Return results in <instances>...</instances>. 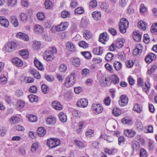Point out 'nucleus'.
Segmentation results:
<instances>
[{"mask_svg": "<svg viewBox=\"0 0 157 157\" xmlns=\"http://www.w3.org/2000/svg\"><path fill=\"white\" fill-rule=\"evenodd\" d=\"M75 72L73 71L71 73L70 75L68 76L65 79L64 86L67 87L71 86L75 83L76 81L75 78Z\"/></svg>", "mask_w": 157, "mask_h": 157, "instance_id": "obj_1", "label": "nucleus"}, {"mask_svg": "<svg viewBox=\"0 0 157 157\" xmlns=\"http://www.w3.org/2000/svg\"><path fill=\"white\" fill-rule=\"evenodd\" d=\"M129 23L125 18H122L119 25V28L120 32L123 33H125L128 27Z\"/></svg>", "mask_w": 157, "mask_h": 157, "instance_id": "obj_2", "label": "nucleus"}, {"mask_svg": "<svg viewBox=\"0 0 157 157\" xmlns=\"http://www.w3.org/2000/svg\"><path fill=\"white\" fill-rule=\"evenodd\" d=\"M91 109L93 113L96 115L101 113L103 110L102 105L99 103L93 104Z\"/></svg>", "mask_w": 157, "mask_h": 157, "instance_id": "obj_3", "label": "nucleus"}, {"mask_svg": "<svg viewBox=\"0 0 157 157\" xmlns=\"http://www.w3.org/2000/svg\"><path fill=\"white\" fill-rule=\"evenodd\" d=\"M60 144V140L58 139L50 138L47 141V145L50 149L56 147Z\"/></svg>", "mask_w": 157, "mask_h": 157, "instance_id": "obj_4", "label": "nucleus"}, {"mask_svg": "<svg viewBox=\"0 0 157 157\" xmlns=\"http://www.w3.org/2000/svg\"><path fill=\"white\" fill-rule=\"evenodd\" d=\"M17 46L16 43L13 41L8 42L5 45L3 49L7 52H11L15 50Z\"/></svg>", "mask_w": 157, "mask_h": 157, "instance_id": "obj_5", "label": "nucleus"}, {"mask_svg": "<svg viewBox=\"0 0 157 157\" xmlns=\"http://www.w3.org/2000/svg\"><path fill=\"white\" fill-rule=\"evenodd\" d=\"M43 56L44 59L47 61H52L54 59L53 54L50 50H46L44 53Z\"/></svg>", "mask_w": 157, "mask_h": 157, "instance_id": "obj_6", "label": "nucleus"}, {"mask_svg": "<svg viewBox=\"0 0 157 157\" xmlns=\"http://www.w3.org/2000/svg\"><path fill=\"white\" fill-rule=\"evenodd\" d=\"M128 99L125 95H121L118 101L119 105L121 106L126 105L128 102Z\"/></svg>", "mask_w": 157, "mask_h": 157, "instance_id": "obj_7", "label": "nucleus"}, {"mask_svg": "<svg viewBox=\"0 0 157 157\" xmlns=\"http://www.w3.org/2000/svg\"><path fill=\"white\" fill-rule=\"evenodd\" d=\"M68 25L69 23L67 22H61L59 25L56 27V30L58 32L64 31L67 28Z\"/></svg>", "mask_w": 157, "mask_h": 157, "instance_id": "obj_8", "label": "nucleus"}, {"mask_svg": "<svg viewBox=\"0 0 157 157\" xmlns=\"http://www.w3.org/2000/svg\"><path fill=\"white\" fill-rule=\"evenodd\" d=\"M88 104V100L86 98L81 99L78 100L76 103V105L77 106L82 108L86 107Z\"/></svg>", "mask_w": 157, "mask_h": 157, "instance_id": "obj_9", "label": "nucleus"}, {"mask_svg": "<svg viewBox=\"0 0 157 157\" xmlns=\"http://www.w3.org/2000/svg\"><path fill=\"white\" fill-rule=\"evenodd\" d=\"M12 63L17 67H21L23 65V62L20 59L17 57L13 58L11 59Z\"/></svg>", "mask_w": 157, "mask_h": 157, "instance_id": "obj_10", "label": "nucleus"}, {"mask_svg": "<svg viewBox=\"0 0 157 157\" xmlns=\"http://www.w3.org/2000/svg\"><path fill=\"white\" fill-rule=\"evenodd\" d=\"M156 55L153 53L148 54L145 59L146 62L147 63H149L152 61L156 59Z\"/></svg>", "mask_w": 157, "mask_h": 157, "instance_id": "obj_11", "label": "nucleus"}, {"mask_svg": "<svg viewBox=\"0 0 157 157\" xmlns=\"http://www.w3.org/2000/svg\"><path fill=\"white\" fill-rule=\"evenodd\" d=\"M143 49V46L140 44H137L135 48L133 50V54L134 55H139L142 52Z\"/></svg>", "mask_w": 157, "mask_h": 157, "instance_id": "obj_12", "label": "nucleus"}, {"mask_svg": "<svg viewBox=\"0 0 157 157\" xmlns=\"http://www.w3.org/2000/svg\"><path fill=\"white\" fill-rule=\"evenodd\" d=\"M44 29L43 27L39 25H36L33 28V30L35 33L37 34H41L44 31Z\"/></svg>", "mask_w": 157, "mask_h": 157, "instance_id": "obj_13", "label": "nucleus"}, {"mask_svg": "<svg viewBox=\"0 0 157 157\" xmlns=\"http://www.w3.org/2000/svg\"><path fill=\"white\" fill-rule=\"evenodd\" d=\"M136 132L132 129H126L124 131V135L127 137H132L136 134Z\"/></svg>", "mask_w": 157, "mask_h": 157, "instance_id": "obj_14", "label": "nucleus"}, {"mask_svg": "<svg viewBox=\"0 0 157 157\" xmlns=\"http://www.w3.org/2000/svg\"><path fill=\"white\" fill-rule=\"evenodd\" d=\"M66 48L70 51L75 52L76 51V46L71 42H68L66 43Z\"/></svg>", "mask_w": 157, "mask_h": 157, "instance_id": "obj_15", "label": "nucleus"}, {"mask_svg": "<svg viewBox=\"0 0 157 157\" xmlns=\"http://www.w3.org/2000/svg\"><path fill=\"white\" fill-rule=\"evenodd\" d=\"M0 24L2 26L7 28L9 25V22L4 16H0Z\"/></svg>", "mask_w": 157, "mask_h": 157, "instance_id": "obj_16", "label": "nucleus"}, {"mask_svg": "<svg viewBox=\"0 0 157 157\" xmlns=\"http://www.w3.org/2000/svg\"><path fill=\"white\" fill-rule=\"evenodd\" d=\"M52 107L56 110H60L63 109V106L57 101H54L52 103Z\"/></svg>", "mask_w": 157, "mask_h": 157, "instance_id": "obj_17", "label": "nucleus"}, {"mask_svg": "<svg viewBox=\"0 0 157 157\" xmlns=\"http://www.w3.org/2000/svg\"><path fill=\"white\" fill-rule=\"evenodd\" d=\"M125 41V40L124 38L117 39L115 42L116 47L118 48H121L123 46Z\"/></svg>", "mask_w": 157, "mask_h": 157, "instance_id": "obj_18", "label": "nucleus"}, {"mask_svg": "<svg viewBox=\"0 0 157 157\" xmlns=\"http://www.w3.org/2000/svg\"><path fill=\"white\" fill-rule=\"evenodd\" d=\"M16 36L19 38L23 39L25 41H27L29 40L28 36L25 33H18L16 35Z\"/></svg>", "mask_w": 157, "mask_h": 157, "instance_id": "obj_19", "label": "nucleus"}, {"mask_svg": "<svg viewBox=\"0 0 157 157\" xmlns=\"http://www.w3.org/2000/svg\"><path fill=\"white\" fill-rule=\"evenodd\" d=\"M109 39L108 34L106 33H103L101 34L100 36L99 40L100 42L102 43H104L105 41Z\"/></svg>", "mask_w": 157, "mask_h": 157, "instance_id": "obj_20", "label": "nucleus"}, {"mask_svg": "<svg viewBox=\"0 0 157 157\" xmlns=\"http://www.w3.org/2000/svg\"><path fill=\"white\" fill-rule=\"evenodd\" d=\"M21 121V118L18 116H13L10 119V122L11 124L18 123Z\"/></svg>", "mask_w": 157, "mask_h": 157, "instance_id": "obj_21", "label": "nucleus"}, {"mask_svg": "<svg viewBox=\"0 0 157 157\" xmlns=\"http://www.w3.org/2000/svg\"><path fill=\"white\" fill-rule=\"evenodd\" d=\"M46 131L45 129L43 127H39L37 131V133L38 136L42 137L44 136L46 133Z\"/></svg>", "mask_w": 157, "mask_h": 157, "instance_id": "obj_22", "label": "nucleus"}, {"mask_svg": "<svg viewBox=\"0 0 157 157\" xmlns=\"http://www.w3.org/2000/svg\"><path fill=\"white\" fill-rule=\"evenodd\" d=\"M103 50L102 47H98L93 48V52L94 54L100 55L103 53Z\"/></svg>", "mask_w": 157, "mask_h": 157, "instance_id": "obj_23", "label": "nucleus"}, {"mask_svg": "<svg viewBox=\"0 0 157 157\" xmlns=\"http://www.w3.org/2000/svg\"><path fill=\"white\" fill-rule=\"evenodd\" d=\"M30 73L37 79H40L41 78V76L39 72L34 69H31L30 70Z\"/></svg>", "mask_w": 157, "mask_h": 157, "instance_id": "obj_24", "label": "nucleus"}, {"mask_svg": "<svg viewBox=\"0 0 157 157\" xmlns=\"http://www.w3.org/2000/svg\"><path fill=\"white\" fill-rule=\"evenodd\" d=\"M46 122L47 124L53 125L56 123V120L55 117L51 116L47 118Z\"/></svg>", "mask_w": 157, "mask_h": 157, "instance_id": "obj_25", "label": "nucleus"}, {"mask_svg": "<svg viewBox=\"0 0 157 157\" xmlns=\"http://www.w3.org/2000/svg\"><path fill=\"white\" fill-rule=\"evenodd\" d=\"M34 64L35 66L40 70H42L44 69V67L42 64L37 59H35L34 60Z\"/></svg>", "mask_w": 157, "mask_h": 157, "instance_id": "obj_26", "label": "nucleus"}, {"mask_svg": "<svg viewBox=\"0 0 157 157\" xmlns=\"http://www.w3.org/2000/svg\"><path fill=\"white\" fill-rule=\"evenodd\" d=\"M110 80L111 82L114 84H116L119 82V79L118 76L115 75L110 77Z\"/></svg>", "mask_w": 157, "mask_h": 157, "instance_id": "obj_27", "label": "nucleus"}, {"mask_svg": "<svg viewBox=\"0 0 157 157\" xmlns=\"http://www.w3.org/2000/svg\"><path fill=\"white\" fill-rule=\"evenodd\" d=\"M19 54L24 59H27L29 56L28 51L26 49L23 50L19 51Z\"/></svg>", "mask_w": 157, "mask_h": 157, "instance_id": "obj_28", "label": "nucleus"}, {"mask_svg": "<svg viewBox=\"0 0 157 157\" xmlns=\"http://www.w3.org/2000/svg\"><path fill=\"white\" fill-rule=\"evenodd\" d=\"M10 21L13 25L15 27H17L19 25V23L17 20L15 16H12L10 17Z\"/></svg>", "mask_w": 157, "mask_h": 157, "instance_id": "obj_29", "label": "nucleus"}, {"mask_svg": "<svg viewBox=\"0 0 157 157\" xmlns=\"http://www.w3.org/2000/svg\"><path fill=\"white\" fill-rule=\"evenodd\" d=\"M138 26L140 29L144 31L146 29L147 24L145 22L140 21L138 23Z\"/></svg>", "mask_w": 157, "mask_h": 157, "instance_id": "obj_30", "label": "nucleus"}, {"mask_svg": "<svg viewBox=\"0 0 157 157\" xmlns=\"http://www.w3.org/2000/svg\"><path fill=\"white\" fill-rule=\"evenodd\" d=\"M25 102L21 100H18L16 105L17 109L18 110L21 109L25 106Z\"/></svg>", "mask_w": 157, "mask_h": 157, "instance_id": "obj_31", "label": "nucleus"}, {"mask_svg": "<svg viewBox=\"0 0 157 157\" xmlns=\"http://www.w3.org/2000/svg\"><path fill=\"white\" fill-rule=\"evenodd\" d=\"M133 38L137 41H139L141 39V35L138 32L134 31L133 32Z\"/></svg>", "mask_w": 157, "mask_h": 157, "instance_id": "obj_32", "label": "nucleus"}, {"mask_svg": "<svg viewBox=\"0 0 157 157\" xmlns=\"http://www.w3.org/2000/svg\"><path fill=\"white\" fill-rule=\"evenodd\" d=\"M75 144L80 149H82L84 148L85 145L84 143L79 140H75L74 141Z\"/></svg>", "mask_w": 157, "mask_h": 157, "instance_id": "obj_33", "label": "nucleus"}, {"mask_svg": "<svg viewBox=\"0 0 157 157\" xmlns=\"http://www.w3.org/2000/svg\"><path fill=\"white\" fill-rule=\"evenodd\" d=\"M59 117L60 121L62 122H65L67 120V117L66 115L63 112L60 113Z\"/></svg>", "mask_w": 157, "mask_h": 157, "instance_id": "obj_34", "label": "nucleus"}, {"mask_svg": "<svg viewBox=\"0 0 157 157\" xmlns=\"http://www.w3.org/2000/svg\"><path fill=\"white\" fill-rule=\"evenodd\" d=\"M92 15L94 18L96 20H98L101 19V14L100 12L94 11L92 13Z\"/></svg>", "mask_w": 157, "mask_h": 157, "instance_id": "obj_35", "label": "nucleus"}, {"mask_svg": "<svg viewBox=\"0 0 157 157\" xmlns=\"http://www.w3.org/2000/svg\"><path fill=\"white\" fill-rule=\"evenodd\" d=\"M7 79L3 75H1L0 76V84L2 85H5L7 82Z\"/></svg>", "mask_w": 157, "mask_h": 157, "instance_id": "obj_36", "label": "nucleus"}, {"mask_svg": "<svg viewBox=\"0 0 157 157\" xmlns=\"http://www.w3.org/2000/svg\"><path fill=\"white\" fill-rule=\"evenodd\" d=\"M132 147L133 151H136L138 150L140 147L139 144L136 141L132 142Z\"/></svg>", "mask_w": 157, "mask_h": 157, "instance_id": "obj_37", "label": "nucleus"}, {"mask_svg": "<svg viewBox=\"0 0 157 157\" xmlns=\"http://www.w3.org/2000/svg\"><path fill=\"white\" fill-rule=\"evenodd\" d=\"M83 36L86 40H88L91 38L92 34L89 31L86 30L84 32Z\"/></svg>", "mask_w": 157, "mask_h": 157, "instance_id": "obj_38", "label": "nucleus"}, {"mask_svg": "<svg viewBox=\"0 0 157 157\" xmlns=\"http://www.w3.org/2000/svg\"><path fill=\"white\" fill-rule=\"evenodd\" d=\"M113 67L117 71L120 70L122 67V64L119 61H115L113 63Z\"/></svg>", "mask_w": 157, "mask_h": 157, "instance_id": "obj_39", "label": "nucleus"}, {"mask_svg": "<svg viewBox=\"0 0 157 157\" xmlns=\"http://www.w3.org/2000/svg\"><path fill=\"white\" fill-rule=\"evenodd\" d=\"M90 73V71L87 68L83 69L81 72V75L83 77L88 76L89 75Z\"/></svg>", "mask_w": 157, "mask_h": 157, "instance_id": "obj_40", "label": "nucleus"}, {"mask_svg": "<svg viewBox=\"0 0 157 157\" xmlns=\"http://www.w3.org/2000/svg\"><path fill=\"white\" fill-rule=\"evenodd\" d=\"M20 16L21 21L24 23L26 22L28 18V15L25 13H21Z\"/></svg>", "mask_w": 157, "mask_h": 157, "instance_id": "obj_41", "label": "nucleus"}, {"mask_svg": "<svg viewBox=\"0 0 157 157\" xmlns=\"http://www.w3.org/2000/svg\"><path fill=\"white\" fill-rule=\"evenodd\" d=\"M41 45V43L40 42L34 41L33 44V47L34 49L37 50L40 48Z\"/></svg>", "mask_w": 157, "mask_h": 157, "instance_id": "obj_42", "label": "nucleus"}, {"mask_svg": "<svg viewBox=\"0 0 157 157\" xmlns=\"http://www.w3.org/2000/svg\"><path fill=\"white\" fill-rule=\"evenodd\" d=\"M113 114L114 116L118 117L121 114V110L117 108H114L112 111Z\"/></svg>", "mask_w": 157, "mask_h": 157, "instance_id": "obj_43", "label": "nucleus"}, {"mask_svg": "<svg viewBox=\"0 0 157 157\" xmlns=\"http://www.w3.org/2000/svg\"><path fill=\"white\" fill-rule=\"evenodd\" d=\"M74 12L75 14H81L84 13V10L82 7H79L75 10Z\"/></svg>", "mask_w": 157, "mask_h": 157, "instance_id": "obj_44", "label": "nucleus"}, {"mask_svg": "<svg viewBox=\"0 0 157 157\" xmlns=\"http://www.w3.org/2000/svg\"><path fill=\"white\" fill-rule=\"evenodd\" d=\"M73 65L76 67H78L81 64V62L79 59L75 58L73 59L72 60Z\"/></svg>", "mask_w": 157, "mask_h": 157, "instance_id": "obj_45", "label": "nucleus"}, {"mask_svg": "<svg viewBox=\"0 0 157 157\" xmlns=\"http://www.w3.org/2000/svg\"><path fill=\"white\" fill-rule=\"evenodd\" d=\"M28 118L29 119V121L31 122H35L37 120V117L32 114H29L27 116Z\"/></svg>", "mask_w": 157, "mask_h": 157, "instance_id": "obj_46", "label": "nucleus"}, {"mask_svg": "<svg viewBox=\"0 0 157 157\" xmlns=\"http://www.w3.org/2000/svg\"><path fill=\"white\" fill-rule=\"evenodd\" d=\"M133 110L138 113H140L142 110V108L139 104H137L134 106Z\"/></svg>", "mask_w": 157, "mask_h": 157, "instance_id": "obj_47", "label": "nucleus"}, {"mask_svg": "<svg viewBox=\"0 0 157 157\" xmlns=\"http://www.w3.org/2000/svg\"><path fill=\"white\" fill-rule=\"evenodd\" d=\"M39 144L38 143L33 144L31 147V151L32 153H35L38 148Z\"/></svg>", "mask_w": 157, "mask_h": 157, "instance_id": "obj_48", "label": "nucleus"}, {"mask_svg": "<svg viewBox=\"0 0 157 157\" xmlns=\"http://www.w3.org/2000/svg\"><path fill=\"white\" fill-rule=\"evenodd\" d=\"M28 98L29 101L31 102H33L34 101L36 102L38 100L37 97L33 94L29 95Z\"/></svg>", "mask_w": 157, "mask_h": 157, "instance_id": "obj_49", "label": "nucleus"}, {"mask_svg": "<svg viewBox=\"0 0 157 157\" xmlns=\"http://www.w3.org/2000/svg\"><path fill=\"white\" fill-rule=\"evenodd\" d=\"M88 21L86 18H82L80 23V26L81 27L85 28L87 27L88 25Z\"/></svg>", "mask_w": 157, "mask_h": 157, "instance_id": "obj_50", "label": "nucleus"}, {"mask_svg": "<svg viewBox=\"0 0 157 157\" xmlns=\"http://www.w3.org/2000/svg\"><path fill=\"white\" fill-rule=\"evenodd\" d=\"M151 31L153 34H156L157 33V23H154L152 25L151 29Z\"/></svg>", "mask_w": 157, "mask_h": 157, "instance_id": "obj_51", "label": "nucleus"}, {"mask_svg": "<svg viewBox=\"0 0 157 157\" xmlns=\"http://www.w3.org/2000/svg\"><path fill=\"white\" fill-rule=\"evenodd\" d=\"M36 16L38 19L40 21H43L45 18V16L44 13L40 12L37 13Z\"/></svg>", "mask_w": 157, "mask_h": 157, "instance_id": "obj_52", "label": "nucleus"}, {"mask_svg": "<svg viewBox=\"0 0 157 157\" xmlns=\"http://www.w3.org/2000/svg\"><path fill=\"white\" fill-rule=\"evenodd\" d=\"M117 57L119 59L122 61L126 59L125 54L122 52L118 53L117 55Z\"/></svg>", "mask_w": 157, "mask_h": 157, "instance_id": "obj_53", "label": "nucleus"}, {"mask_svg": "<svg viewBox=\"0 0 157 157\" xmlns=\"http://www.w3.org/2000/svg\"><path fill=\"white\" fill-rule=\"evenodd\" d=\"M72 115L73 116L77 118H80L82 116V114L78 110L76 109H74L72 111Z\"/></svg>", "mask_w": 157, "mask_h": 157, "instance_id": "obj_54", "label": "nucleus"}, {"mask_svg": "<svg viewBox=\"0 0 157 157\" xmlns=\"http://www.w3.org/2000/svg\"><path fill=\"white\" fill-rule=\"evenodd\" d=\"M7 5L10 7H13L15 6L17 3V0H8Z\"/></svg>", "mask_w": 157, "mask_h": 157, "instance_id": "obj_55", "label": "nucleus"}, {"mask_svg": "<svg viewBox=\"0 0 157 157\" xmlns=\"http://www.w3.org/2000/svg\"><path fill=\"white\" fill-rule=\"evenodd\" d=\"M61 15L62 17L66 18L70 17V13L69 11L64 10L61 12Z\"/></svg>", "mask_w": 157, "mask_h": 157, "instance_id": "obj_56", "label": "nucleus"}, {"mask_svg": "<svg viewBox=\"0 0 157 157\" xmlns=\"http://www.w3.org/2000/svg\"><path fill=\"white\" fill-rule=\"evenodd\" d=\"M121 121L122 123L124 124H128L129 125L132 123L131 120L128 117L123 118L121 120Z\"/></svg>", "mask_w": 157, "mask_h": 157, "instance_id": "obj_57", "label": "nucleus"}, {"mask_svg": "<svg viewBox=\"0 0 157 157\" xmlns=\"http://www.w3.org/2000/svg\"><path fill=\"white\" fill-rule=\"evenodd\" d=\"M94 135V132L90 129H87L86 135V136L90 137L93 136Z\"/></svg>", "mask_w": 157, "mask_h": 157, "instance_id": "obj_58", "label": "nucleus"}, {"mask_svg": "<svg viewBox=\"0 0 157 157\" xmlns=\"http://www.w3.org/2000/svg\"><path fill=\"white\" fill-rule=\"evenodd\" d=\"M140 157H147V154L145 149L141 148L140 150Z\"/></svg>", "mask_w": 157, "mask_h": 157, "instance_id": "obj_59", "label": "nucleus"}, {"mask_svg": "<svg viewBox=\"0 0 157 157\" xmlns=\"http://www.w3.org/2000/svg\"><path fill=\"white\" fill-rule=\"evenodd\" d=\"M44 5L45 8L48 9H50L53 6V4L49 0H47L45 2Z\"/></svg>", "mask_w": 157, "mask_h": 157, "instance_id": "obj_60", "label": "nucleus"}, {"mask_svg": "<svg viewBox=\"0 0 157 157\" xmlns=\"http://www.w3.org/2000/svg\"><path fill=\"white\" fill-rule=\"evenodd\" d=\"M136 127L139 131H141L143 128V125L140 121H137L136 123Z\"/></svg>", "mask_w": 157, "mask_h": 157, "instance_id": "obj_61", "label": "nucleus"}, {"mask_svg": "<svg viewBox=\"0 0 157 157\" xmlns=\"http://www.w3.org/2000/svg\"><path fill=\"white\" fill-rule=\"evenodd\" d=\"M14 128L15 130L18 131L24 132L25 130L24 127L19 124H17L15 126Z\"/></svg>", "mask_w": 157, "mask_h": 157, "instance_id": "obj_62", "label": "nucleus"}, {"mask_svg": "<svg viewBox=\"0 0 157 157\" xmlns=\"http://www.w3.org/2000/svg\"><path fill=\"white\" fill-rule=\"evenodd\" d=\"M113 57V55L112 53L109 52L105 56V59L107 61H110L112 59Z\"/></svg>", "mask_w": 157, "mask_h": 157, "instance_id": "obj_63", "label": "nucleus"}, {"mask_svg": "<svg viewBox=\"0 0 157 157\" xmlns=\"http://www.w3.org/2000/svg\"><path fill=\"white\" fill-rule=\"evenodd\" d=\"M81 54L86 59H89L91 57V54L89 52H81Z\"/></svg>", "mask_w": 157, "mask_h": 157, "instance_id": "obj_64", "label": "nucleus"}]
</instances>
